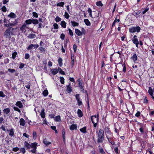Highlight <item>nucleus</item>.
I'll use <instances>...</instances> for the list:
<instances>
[{
	"instance_id": "6e6552de",
	"label": "nucleus",
	"mask_w": 154,
	"mask_h": 154,
	"mask_svg": "<svg viewBox=\"0 0 154 154\" xmlns=\"http://www.w3.org/2000/svg\"><path fill=\"white\" fill-rule=\"evenodd\" d=\"M131 59H132L134 62H135L137 59V57L136 54H134L131 57Z\"/></svg>"
},
{
	"instance_id": "7ed1b4c3",
	"label": "nucleus",
	"mask_w": 154,
	"mask_h": 154,
	"mask_svg": "<svg viewBox=\"0 0 154 154\" xmlns=\"http://www.w3.org/2000/svg\"><path fill=\"white\" fill-rule=\"evenodd\" d=\"M97 137V143H102L104 140V132L103 130L102 129L100 130Z\"/></svg>"
},
{
	"instance_id": "5701e85b",
	"label": "nucleus",
	"mask_w": 154,
	"mask_h": 154,
	"mask_svg": "<svg viewBox=\"0 0 154 154\" xmlns=\"http://www.w3.org/2000/svg\"><path fill=\"white\" fill-rule=\"evenodd\" d=\"M17 22H18L17 20L15 19L14 21V22L13 23H9V27H10V26H12L15 25L17 24Z\"/></svg>"
},
{
	"instance_id": "2f4dec72",
	"label": "nucleus",
	"mask_w": 154,
	"mask_h": 154,
	"mask_svg": "<svg viewBox=\"0 0 154 154\" xmlns=\"http://www.w3.org/2000/svg\"><path fill=\"white\" fill-rule=\"evenodd\" d=\"M26 24H30L32 23V19L27 20L25 21Z\"/></svg>"
},
{
	"instance_id": "4c0bfd02",
	"label": "nucleus",
	"mask_w": 154,
	"mask_h": 154,
	"mask_svg": "<svg viewBox=\"0 0 154 154\" xmlns=\"http://www.w3.org/2000/svg\"><path fill=\"white\" fill-rule=\"evenodd\" d=\"M88 12L89 13V16L92 18H93V17L92 16V11L91 10L90 8H89L88 9Z\"/></svg>"
},
{
	"instance_id": "f257e3e1",
	"label": "nucleus",
	"mask_w": 154,
	"mask_h": 154,
	"mask_svg": "<svg viewBox=\"0 0 154 154\" xmlns=\"http://www.w3.org/2000/svg\"><path fill=\"white\" fill-rule=\"evenodd\" d=\"M24 144L26 148L27 149H30L31 148L32 149L29 150L30 152L33 153H35L36 151L37 143L34 142L33 143H32L31 144H30L27 142L25 141Z\"/></svg>"
},
{
	"instance_id": "5fc2aeb1",
	"label": "nucleus",
	"mask_w": 154,
	"mask_h": 154,
	"mask_svg": "<svg viewBox=\"0 0 154 154\" xmlns=\"http://www.w3.org/2000/svg\"><path fill=\"white\" fill-rule=\"evenodd\" d=\"M33 138L34 139H35L37 137L36 133L35 131L33 132Z\"/></svg>"
},
{
	"instance_id": "e433bc0d",
	"label": "nucleus",
	"mask_w": 154,
	"mask_h": 154,
	"mask_svg": "<svg viewBox=\"0 0 154 154\" xmlns=\"http://www.w3.org/2000/svg\"><path fill=\"white\" fill-rule=\"evenodd\" d=\"M17 54V53L15 51L12 54V57L13 59H15L16 55Z\"/></svg>"
},
{
	"instance_id": "2eb2a0df",
	"label": "nucleus",
	"mask_w": 154,
	"mask_h": 154,
	"mask_svg": "<svg viewBox=\"0 0 154 154\" xmlns=\"http://www.w3.org/2000/svg\"><path fill=\"white\" fill-rule=\"evenodd\" d=\"M67 89L66 91L68 93H69L72 91V88L70 86V84H69V85L67 86Z\"/></svg>"
},
{
	"instance_id": "e2e57ef3",
	"label": "nucleus",
	"mask_w": 154,
	"mask_h": 154,
	"mask_svg": "<svg viewBox=\"0 0 154 154\" xmlns=\"http://www.w3.org/2000/svg\"><path fill=\"white\" fill-rule=\"evenodd\" d=\"M122 66L123 67V71L124 72H125L126 71V68L125 64H124L123 65H122Z\"/></svg>"
},
{
	"instance_id": "39448f33",
	"label": "nucleus",
	"mask_w": 154,
	"mask_h": 154,
	"mask_svg": "<svg viewBox=\"0 0 154 154\" xmlns=\"http://www.w3.org/2000/svg\"><path fill=\"white\" fill-rule=\"evenodd\" d=\"M140 28L139 26L136 27H132L129 29V32L131 33H134L137 32V33L139 32L140 30Z\"/></svg>"
},
{
	"instance_id": "c03bdc74",
	"label": "nucleus",
	"mask_w": 154,
	"mask_h": 154,
	"mask_svg": "<svg viewBox=\"0 0 154 154\" xmlns=\"http://www.w3.org/2000/svg\"><path fill=\"white\" fill-rule=\"evenodd\" d=\"M117 21L118 22L120 21V20L118 19V20H116V18L115 20L114 21L112 25V26L113 27V26H114L116 23V22Z\"/></svg>"
},
{
	"instance_id": "ddd939ff",
	"label": "nucleus",
	"mask_w": 154,
	"mask_h": 154,
	"mask_svg": "<svg viewBox=\"0 0 154 154\" xmlns=\"http://www.w3.org/2000/svg\"><path fill=\"white\" fill-rule=\"evenodd\" d=\"M16 105L20 108H22L23 107V105L21 102L20 101L17 102L16 103Z\"/></svg>"
},
{
	"instance_id": "052dcab7",
	"label": "nucleus",
	"mask_w": 154,
	"mask_h": 154,
	"mask_svg": "<svg viewBox=\"0 0 154 154\" xmlns=\"http://www.w3.org/2000/svg\"><path fill=\"white\" fill-rule=\"evenodd\" d=\"M32 46L33 47V48H35V49H36L39 47V45L38 44L34 45V44H32Z\"/></svg>"
},
{
	"instance_id": "a211bd4d",
	"label": "nucleus",
	"mask_w": 154,
	"mask_h": 154,
	"mask_svg": "<svg viewBox=\"0 0 154 154\" xmlns=\"http://www.w3.org/2000/svg\"><path fill=\"white\" fill-rule=\"evenodd\" d=\"M40 115H41L42 118H45V109H43L41 111V112L40 114Z\"/></svg>"
},
{
	"instance_id": "69168bd1",
	"label": "nucleus",
	"mask_w": 154,
	"mask_h": 154,
	"mask_svg": "<svg viewBox=\"0 0 154 154\" xmlns=\"http://www.w3.org/2000/svg\"><path fill=\"white\" fill-rule=\"evenodd\" d=\"M29 57V55L28 54H26L25 55V58L26 59H28Z\"/></svg>"
},
{
	"instance_id": "338daca9",
	"label": "nucleus",
	"mask_w": 154,
	"mask_h": 154,
	"mask_svg": "<svg viewBox=\"0 0 154 154\" xmlns=\"http://www.w3.org/2000/svg\"><path fill=\"white\" fill-rule=\"evenodd\" d=\"M24 66V64L23 63H21L19 66V68L20 69L23 68Z\"/></svg>"
},
{
	"instance_id": "680f3d73",
	"label": "nucleus",
	"mask_w": 154,
	"mask_h": 154,
	"mask_svg": "<svg viewBox=\"0 0 154 154\" xmlns=\"http://www.w3.org/2000/svg\"><path fill=\"white\" fill-rule=\"evenodd\" d=\"M60 38L62 40H64L65 37V35L63 33H62L60 35Z\"/></svg>"
},
{
	"instance_id": "bb28decb",
	"label": "nucleus",
	"mask_w": 154,
	"mask_h": 154,
	"mask_svg": "<svg viewBox=\"0 0 154 154\" xmlns=\"http://www.w3.org/2000/svg\"><path fill=\"white\" fill-rule=\"evenodd\" d=\"M86 127H83V128L80 129V131L83 133H85L86 132Z\"/></svg>"
},
{
	"instance_id": "1a4fd4ad",
	"label": "nucleus",
	"mask_w": 154,
	"mask_h": 154,
	"mask_svg": "<svg viewBox=\"0 0 154 154\" xmlns=\"http://www.w3.org/2000/svg\"><path fill=\"white\" fill-rule=\"evenodd\" d=\"M132 41L134 44L136 45L137 47L138 48L139 44V41L137 39H132Z\"/></svg>"
},
{
	"instance_id": "58836bf2",
	"label": "nucleus",
	"mask_w": 154,
	"mask_h": 154,
	"mask_svg": "<svg viewBox=\"0 0 154 154\" xmlns=\"http://www.w3.org/2000/svg\"><path fill=\"white\" fill-rule=\"evenodd\" d=\"M26 152L25 149L23 148H21L20 149V152H22L23 154H24Z\"/></svg>"
},
{
	"instance_id": "c9c22d12",
	"label": "nucleus",
	"mask_w": 154,
	"mask_h": 154,
	"mask_svg": "<svg viewBox=\"0 0 154 154\" xmlns=\"http://www.w3.org/2000/svg\"><path fill=\"white\" fill-rule=\"evenodd\" d=\"M96 4V5L98 6H102L103 5V4L101 1H99L97 2Z\"/></svg>"
},
{
	"instance_id": "bf43d9fd",
	"label": "nucleus",
	"mask_w": 154,
	"mask_h": 154,
	"mask_svg": "<svg viewBox=\"0 0 154 154\" xmlns=\"http://www.w3.org/2000/svg\"><path fill=\"white\" fill-rule=\"evenodd\" d=\"M149 10V8H146L143 11V12H142L143 14H145L146 12H147Z\"/></svg>"
},
{
	"instance_id": "72a5a7b5",
	"label": "nucleus",
	"mask_w": 154,
	"mask_h": 154,
	"mask_svg": "<svg viewBox=\"0 0 154 154\" xmlns=\"http://www.w3.org/2000/svg\"><path fill=\"white\" fill-rule=\"evenodd\" d=\"M55 121H60V116H57L55 118Z\"/></svg>"
},
{
	"instance_id": "c756f323",
	"label": "nucleus",
	"mask_w": 154,
	"mask_h": 154,
	"mask_svg": "<svg viewBox=\"0 0 154 154\" xmlns=\"http://www.w3.org/2000/svg\"><path fill=\"white\" fill-rule=\"evenodd\" d=\"M43 143L46 146H48L51 143V142H48V141L46 139H45L44 140Z\"/></svg>"
},
{
	"instance_id": "ea45409f",
	"label": "nucleus",
	"mask_w": 154,
	"mask_h": 154,
	"mask_svg": "<svg viewBox=\"0 0 154 154\" xmlns=\"http://www.w3.org/2000/svg\"><path fill=\"white\" fill-rule=\"evenodd\" d=\"M58 71H59V72L62 75H64L65 74L64 72L60 68H58Z\"/></svg>"
},
{
	"instance_id": "20e7f679",
	"label": "nucleus",
	"mask_w": 154,
	"mask_h": 154,
	"mask_svg": "<svg viewBox=\"0 0 154 154\" xmlns=\"http://www.w3.org/2000/svg\"><path fill=\"white\" fill-rule=\"evenodd\" d=\"M105 131H106L109 134L110 136H109L107 135H106V137L107 138L108 141L111 143V144L112 145H114L115 144V142L114 141H113V139L114 137L112 136V134L109 131L108 128H105Z\"/></svg>"
},
{
	"instance_id": "9b49d317",
	"label": "nucleus",
	"mask_w": 154,
	"mask_h": 154,
	"mask_svg": "<svg viewBox=\"0 0 154 154\" xmlns=\"http://www.w3.org/2000/svg\"><path fill=\"white\" fill-rule=\"evenodd\" d=\"M8 17H10L11 18H14L17 17V16L14 13L11 12L10 14L8 15Z\"/></svg>"
},
{
	"instance_id": "393cba45",
	"label": "nucleus",
	"mask_w": 154,
	"mask_h": 154,
	"mask_svg": "<svg viewBox=\"0 0 154 154\" xmlns=\"http://www.w3.org/2000/svg\"><path fill=\"white\" fill-rule=\"evenodd\" d=\"M32 23L34 24H37L38 23V21L37 19H32Z\"/></svg>"
},
{
	"instance_id": "3c124183",
	"label": "nucleus",
	"mask_w": 154,
	"mask_h": 154,
	"mask_svg": "<svg viewBox=\"0 0 154 154\" xmlns=\"http://www.w3.org/2000/svg\"><path fill=\"white\" fill-rule=\"evenodd\" d=\"M40 51H41V52H45V49L43 47H40L39 48Z\"/></svg>"
},
{
	"instance_id": "49530a36",
	"label": "nucleus",
	"mask_w": 154,
	"mask_h": 154,
	"mask_svg": "<svg viewBox=\"0 0 154 154\" xmlns=\"http://www.w3.org/2000/svg\"><path fill=\"white\" fill-rule=\"evenodd\" d=\"M60 82L62 84H63L64 83V79L63 77L60 78Z\"/></svg>"
},
{
	"instance_id": "f3484780",
	"label": "nucleus",
	"mask_w": 154,
	"mask_h": 154,
	"mask_svg": "<svg viewBox=\"0 0 154 154\" xmlns=\"http://www.w3.org/2000/svg\"><path fill=\"white\" fill-rule=\"evenodd\" d=\"M77 128V125L75 124H72L70 127V129L71 130H74Z\"/></svg>"
},
{
	"instance_id": "dca6fc26",
	"label": "nucleus",
	"mask_w": 154,
	"mask_h": 154,
	"mask_svg": "<svg viewBox=\"0 0 154 154\" xmlns=\"http://www.w3.org/2000/svg\"><path fill=\"white\" fill-rule=\"evenodd\" d=\"M51 71L53 75H55L58 73V69H51Z\"/></svg>"
},
{
	"instance_id": "f8f14e48",
	"label": "nucleus",
	"mask_w": 154,
	"mask_h": 154,
	"mask_svg": "<svg viewBox=\"0 0 154 154\" xmlns=\"http://www.w3.org/2000/svg\"><path fill=\"white\" fill-rule=\"evenodd\" d=\"M75 32L78 36H81L82 35V32L77 29H75Z\"/></svg>"
},
{
	"instance_id": "4d7b16f0",
	"label": "nucleus",
	"mask_w": 154,
	"mask_h": 154,
	"mask_svg": "<svg viewBox=\"0 0 154 154\" xmlns=\"http://www.w3.org/2000/svg\"><path fill=\"white\" fill-rule=\"evenodd\" d=\"M8 71L11 73H14L15 72V70L14 69H8Z\"/></svg>"
},
{
	"instance_id": "4468645a",
	"label": "nucleus",
	"mask_w": 154,
	"mask_h": 154,
	"mask_svg": "<svg viewBox=\"0 0 154 154\" xmlns=\"http://www.w3.org/2000/svg\"><path fill=\"white\" fill-rule=\"evenodd\" d=\"M77 113L78 116L79 117H82L83 116V113L82 111L79 109H78Z\"/></svg>"
},
{
	"instance_id": "13d9d810",
	"label": "nucleus",
	"mask_w": 154,
	"mask_h": 154,
	"mask_svg": "<svg viewBox=\"0 0 154 154\" xmlns=\"http://www.w3.org/2000/svg\"><path fill=\"white\" fill-rule=\"evenodd\" d=\"M13 108H14V110L17 111H18L19 113L21 111H20V110L19 108H18L17 107H14Z\"/></svg>"
},
{
	"instance_id": "774afa93",
	"label": "nucleus",
	"mask_w": 154,
	"mask_h": 154,
	"mask_svg": "<svg viewBox=\"0 0 154 154\" xmlns=\"http://www.w3.org/2000/svg\"><path fill=\"white\" fill-rule=\"evenodd\" d=\"M19 150V148L17 147L14 148L12 149L13 151H15V152Z\"/></svg>"
},
{
	"instance_id": "4be33fe9",
	"label": "nucleus",
	"mask_w": 154,
	"mask_h": 154,
	"mask_svg": "<svg viewBox=\"0 0 154 154\" xmlns=\"http://www.w3.org/2000/svg\"><path fill=\"white\" fill-rule=\"evenodd\" d=\"M26 27V24L24 23L23 25L20 27V30L21 31L23 32L25 29Z\"/></svg>"
},
{
	"instance_id": "c85d7f7f",
	"label": "nucleus",
	"mask_w": 154,
	"mask_h": 154,
	"mask_svg": "<svg viewBox=\"0 0 154 154\" xmlns=\"http://www.w3.org/2000/svg\"><path fill=\"white\" fill-rule=\"evenodd\" d=\"M62 137L63 138V140L64 143L65 141V133L64 130H62Z\"/></svg>"
},
{
	"instance_id": "603ef678",
	"label": "nucleus",
	"mask_w": 154,
	"mask_h": 154,
	"mask_svg": "<svg viewBox=\"0 0 154 154\" xmlns=\"http://www.w3.org/2000/svg\"><path fill=\"white\" fill-rule=\"evenodd\" d=\"M100 152L102 154H105V152H104L103 149L102 148H100L99 149Z\"/></svg>"
},
{
	"instance_id": "f03ea898",
	"label": "nucleus",
	"mask_w": 154,
	"mask_h": 154,
	"mask_svg": "<svg viewBox=\"0 0 154 154\" xmlns=\"http://www.w3.org/2000/svg\"><path fill=\"white\" fill-rule=\"evenodd\" d=\"M14 29L12 27H9L7 28L4 33V36L7 38H11V35H14L13 31Z\"/></svg>"
},
{
	"instance_id": "f704fd0d",
	"label": "nucleus",
	"mask_w": 154,
	"mask_h": 154,
	"mask_svg": "<svg viewBox=\"0 0 154 154\" xmlns=\"http://www.w3.org/2000/svg\"><path fill=\"white\" fill-rule=\"evenodd\" d=\"M79 87L81 91H83L84 90L83 86L82 85V83H79Z\"/></svg>"
},
{
	"instance_id": "cd10ccee",
	"label": "nucleus",
	"mask_w": 154,
	"mask_h": 154,
	"mask_svg": "<svg viewBox=\"0 0 154 154\" xmlns=\"http://www.w3.org/2000/svg\"><path fill=\"white\" fill-rule=\"evenodd\" d=\"M71 23L73 26H78L79 25V23L76 22L71 21Z\"/></svg>"
},
{
	"instance_id": "0eeeda50",
	"label": "nucleus",
	"mask_w": 154,
	"mask_h": 154,
	"mask_svg": "<svg viewBox=\"0 0 154 154\" xmlns=\"http://www.w3.org/2000/svg\"><path fill=\"white\" fill-rule=\"evenodd\" d=\"M148 92L150 95L152 96L153 100H154V97L153 96V93L152 92V90L150 87H149V88Z\"/></svg>"
},
{
	"instance_id": "37998d69",
	"label": "nucleus",
	"mask_w": 154,
	"mask_h": 154,
	"mask_svg": "<svg viewBox=\"0 0 154 154\" xmlns=\"http://www.w3.org/2000/svg\"><path fill=\"white\" fill-rule=\"evenodd\" d=\"M9 135L11 136H13L14 135V132L13 129H11L10 131Z\"/></svg>"
},
{
	"instance_id": "a18cd8bd",
	"label": "nucleus",
	"mask_w": 154,
	"mask_h": 154,
	"mask_svg": "<svg viewBox=\"0 0 154 154\" xmlns=\"http://www.w3.org/2000/svg\"><path fill=\"white\" fill-rule=\"evenodd\" d=\"M75 98L76 100L78 101L80 99V97L79 96V94H76L75 95Z\"/></svg>"
},
{
	"instance_id": "423d86ee",
	"label": "nucleus",
	"mask_w": 154,
	"mask_h": 154,
	"mask_svg": "<svg viewBox=\"0 0 154 154\" xmlns=\"http://www.w3.org/2000/svg\"><path fill=\"white\" fill-rule=\"evenodd\" d=\"M91 119L92 123L98 122L99 118L96 115L91 116Z\"/></svg>"
},
{
	"instance_id": "de8ad7c7",
	"label": "nucleus",
	"mask_w": 154,
	"mask_h": 154,
	"mask_svg": "<svg viewBox=\"0 0 154 154\" xmlns=\"http://www.w3.org/2000/svg\"><path fill=\"white\" fill-rule=\"evenodd\" d=\"M32 15L33 16L37 18L38 17V15L35 12H32Z\"/></svg>"
},
{
	"instance_id": "aec40b11",
	"label": "nucleus",
	"mask_w": 154,
	"mask_h": 154,
	"mask_svg": "<svg viewBox=\"0 0 154 154\" xmlns=\"http://www.w3.org/2000/svg\"><path fill=\"white\" fill-rule=\"evenodd\" d=\"M84 21L86 25L89 26L91 25V23L88 19H85Z\"/></svg>"
},
{
	"instance_id": "6e6d98bb",
	"label": "nucleus",
	"mask_w": 154,
	"mask_h": 154,
	"mask_svg": "<svg viewBox=\"0 0 154 154\" xmlns=\"http://www.w3.org/2000/svg\"><path fill=\"white\" fill-rule=\"evenodd\" d=\"M68 30L69 35L71 36H73V34L72 30L70 29L69 28Z\"/></svg>"
},
{
	"instance_id": "9d476101",
	"label": "nucleus",
	"mask_w": 154,
	"mask_h": 154,
	"mask_svg": "<svg viewBox=\"0 0 154 154\" xmlns=\"http://www.w3.org/2000/svg\"><path fill=\"white\" fill-rule=\"evenodd\" d=\"M19 122L20 125L23 126L25 125V121L23 119L21 118Z\"/></svg>"
},
{
	"instance_id": "864d4df0",
	"label": "nucleus",
	"mask_w": 154,
	"mask_h": 154,
	"mask_svg": "<svg viewBox=\"0 0 154 154\" xmlns=\"http://www.w3.org/2000/svg\"><path fill=\"white\" fill-rule=\"evenodd\" d=\"M2 11L4 12H6L7 11V8L5 6H3L2 8Z\"/></svg>"
},
{
	"instance_id": "412c9836",
	"label": "nucleus",
	"mask_w": 154,
	"mask_h": 154,
	"mask_svg": "<svg viewBox=\"0 0 154 154\" xmlns=\"http://www.w3.org/2000/svg\"><path fill=\"white\" fill-rule=\"evenodd\" d=\"M62 61H63V60L61 58H60V57L58 59V63L60 67H61L62 66V65H63Z\"/></svg>"
},
{
	"instance_id": "09e8293b",
	"label": "nucleus",
	"mask_w": 154,
	"mask_h": 154,
	"mask_svg": "<svg viewBox=\"0 0 154 154\" xmlns=\"http://www.w3.org/2000/svg\"><path fill=\"white\" fill-rule=\"evenodd\" d=\"M33 48L32 44H31L29 45L28 47L27 48V49L28 50H30L31 49H33Z\"/></svg>"
},
{
	"instance_id": "0e129e2a",
	"label": "nucleus",
	"mask_w": 154,
	"mask_h": 154,
	"mask_svg": "<svg viewBox=\"0 0 154 154\" xmlns=\"http://www.w3.org/2000/svg\"><path fill=\"white\" fill-rule=\"evenodd\" d=\"M73 50L74 52H75L77 49V46L75 44H74L73 45Z\"/></svg>"
},
{
	"instance_id": "a878e982",
	"label": "nucleus",
	"mask_w": 154,
	"mask_h": 154,
	"mask_svg": "<svg viewBox=\"0 0 154 154\" xmlns=\"http://www.w3.org/2000/svg\"><path fill=\"white\" fill-rule=\"evenodd\" d=\"M60 25L63 27H66V23L64 21H63L61 22Z\"/></svg>"
},
{
	"instance_id": "8fccbe9b",
	"label": "nucleus",
	"mask_w": 154,
	"mask_h": 154,
	"mask_svg": "<svg viewBox=\"0 0 154 154\" xmlns=\"http://www.w3.org/2000/svg\"><path fill=\"white\" fill-rule=\"evenodd\" d=\"M54 28L55 29H57L58 28V25L56 23H55L53 24Z\"/></svg>"
},
{
	"instance_id": "b1692460",
	"label": "nucleus",
	"mask_w": 154,
	"mask_h": 154,
	"mask_svg": "<svg viewBox=\"0 0 154 154\" xmlns=\"http://www.w3.org/2000/svg\"><path fill=\"white\" fill-rule=\"evenodd\" d=\"M3 112L4 113H6V114H8V113L10 112V109L9 108H7L5 109H4L3 110Z\"/></svg>"
},
{
	"instance_id": "7c9ffc66",
	"label": "nucleus",
	"mask_w": 154,
	"mask_h": 154,
	"mask_svg": "<svg viewBox=\"0 0 154 154\" xmlns=\"http://www.w3.org/2000/svg\"><path fill=\"white\" fill-rule=\"evenodd\" d=\"M64 5V3L63 2H61L58 3L57 4V6L63 7Z\"/></svg>"
},
{
	"instance_id": "79ce46f5",
	"label": "nucleus",
	"mask_w": 154,
	"mask_h": 154,
	"mask_svg": "<svg viewBox=\"0 0 154 154\" xmlns=\"http://www.w3.org/2000/svg\"><path fill=\"white\" fill-rule=\"evenodd\" d=\"M55 20L56 22H57L60 21L61 20V19L59 17L57 16L55 19Z\"/></svg>"
},
{
	"instance_id": "6ab92c4d",
	"label": "nucleus",
	"mask_w": 154,
	"mask_h": 154,
	"mask_svg": "<svg viewBox=\"0 0 154 154\" xmlns=\"http://www.w3.org/2000/svg\"><path fill=\"white\" fill-rule=\"evenodd\" d=\"M36 35L35 34L33 33H31L30 34H29L28 36H27V37L29 38L32 39L34 38L35 37Z\"/></svg>"
},
{
	"instance_id": "a19ab883",
	"label": "nucleus",
	"mask_w": 154,
	"mask_h": 154,
	"mask_svg": "<svg viewBox=\"0 0 154 154\" xmlns=\"http://www.w3.org/2000/svg\"><path fill=\"white\" fill-rule=\"evenodd\" d=\"M64 17L67 19H68L69 18V14L66 12L65 13Z\"/></svg>"
},
{
	"instance_id": "473e14b6",
	"label": "nucleus",
	"mask_w": 154,
	"mask_h": 154,
	"mask_svg": "<svg viewBox=\"0 0 154 154\" xmlns=\"http://www.w3.org/2000/svg\"><path fill=\"white\" fill-rule=\"evenodd\" d=\"M42 94L44 96H46L48 94V91L47 90H45L43 92Z\"/></svg>"
}]
</instances>
